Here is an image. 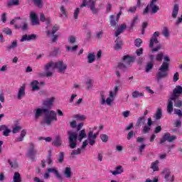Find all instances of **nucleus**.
Returning a JSON list of instances; mask_svg holds the SVG:
<instances>
[{"label": "nucleus", "instance_id": "1", "mask_svg": "<svg viewBox=\"0 0 182 182\" xmlns=\"http://www.w3.org/2000/svg\"><path fill=\"white\" fill-rule=\"evenodd\" d=\"M45 113L43 123L47 124V126H50L52 122H58V114L54 110H49L45 108H36L33 110L34 119L38 120L39 117Z\"/></svg>", "mask_w": 182, "mask_h": 182}, {"label": "nucleus", "instance_id": "2", "mask_svg": "<svg viewBox=\"0 0 182 182\" xmlns=\"http://www.w3.org/2000/svg\"><path fill=\"white\" fill-rule=\"evenodd\" d=\"M68 144L70 149H76L77 147V139L78 141H82L83 139H86L87 135L86 134V131L85 129H82L80 131L78 136L77 134L73 131H68Z\"/></svg>", "mask_w": 182, "mask_h": 182}, {"label": "nucleus", "instance_id": "3", "mask_svg": "<svg viewBox=\"0 0 182 182\" xmlns=\"http://www.w3.org/2000/svg\"><path fill=\"white\" fill-rule=\"evenodd\" d=\"M170 66V58L168 55L164 57V62L161 67L159 68V71L156 75V80L158 82L166 79L168 76V69Z\"/></svg>", "mask_w": 182, "mask_h": 182}, {"label": "nucleus", "instance_id": "4", "mask_svg": "<svg viewBox=\"0 0 182 182\" xmlns=\"http://www.w3.org/2000/svg\"><path fill=\"white\" fill-rule=\"evenodd\" d=\"M136 59V57H130V55H125L123 57V62L119 63L116 68V75L117 77H120V72H124L127 68L130 66V64L133 63Z\"/></svg>", "mask_w": 182, "mask_h": 182}, {"label": "nucleus", "instance_id": "5", "mask_svg": "<svg viewBox=\"0 0 182 182\" xmlns=\"http://www.w3.org/2000/svg\"><path fill=\"white\" fill-rule=\"evenodd\" d=\"M96 2L93 0H82V4L80 6V8H85V6H89L90 11H92V14L93 15H96L99 14V9L96 8L95 4Z\"/></svg>", "mask_w": 182, "mask_h": 182}, {"label": "nucleus", "instance_id": "6", "mask_svg": "<svg viewBox=\"0 0 182 182\" xmlns=\"http://www.w3.org/2000/svg\"><path fill=\"white\" fill-rule=\"evenodd\" d=\"M177 139V136L176 135H170V133H165L163 136L162 139H161L160 144H163L166 143V141H168V143H173L176 139Z\"/></svg>", "mask_w": 182, "mask_h": 182}, {"label": "nucleus", "instance_id": "7", "mask_svg": "<svg viewBox=\"0 0 182 182\" xmlns=\"http://www.w3.org/2000/svg\"><path fill=\"white\" fill-rule=\"evenodd\" d=\"M55 69H58L59 73H65L68 69V64L63 61H57L55 63Z\"/></svg>", "mask_w": 182, "mask_h": 182}, {"label": "nucleus", "instance_id": "8", "mask_svg": "<svg viewBox=\"0 0 182 182\" xmlns=\"http://www.w3.org/2000/svg\"><path fill=\"white\" fill-rule=\"evenodd\" d=\"M36 154H38V150L35 149V144L31 143L30 148L28 151V157L33 161L36 159Z\"/></svg>", "mask_w": 182, "mask_h": 182}, {"label": "nucleus", "instance_id": "9", "mask_svg": "<svg viewBox=\"0 0 182 182\" xmlns=\"http://www.w3.org/2000/svg\"><path fill=\"white\" fill-rule=\"evenodd\" d=\"M180 95H182V87L181 85H176L171 95V100H175V97H178Z\"/></svg>", "mask_w": 182, "mask_h": 182}, {"label": "nucleus", "instance_id": "10", "mask_svg": "<svg viewBox=\"0 0 182 182\" xmlns=\"http://www.w3.org/2000/svg\"><path fill=\"white\" fill-rule=\"evenodd\" d=\"M159 36H160V33L159 31H155L150 39L149 48H154V43H159Z\"/></svg>", "mask_w": 182, "mask_h": 182}, {"label": "nucleus", "instance_id": "11", "mask_svg": "<svg viewBox=\"0 0 182 182\" xmlns=\"http://www.w3.org/2000/svg\"><path fill=\"white\" fill-rule=\"evenodd\" d=\"M30 19L31 21V25H33V26L39 25V16H38L36 12L31 11L30 13Z\"/></svg>", "mask_w": 182, "mask_h": 182}, {"label": "nucleus", "instance_id": "12", "mask_svg": "<svg viewBox=\"0 0 182 182\" xmlns=\"http://www.w3.org/2000/svg\"><path fill=\"white\" fill-rule=\"evenodd\" d=\"M55 102V97H51L49 99H47L43 101V106L49 110V109H52V106H53V102Z\"/></svg>", "mask_w": 182, "mask_h": 182}, {"label": "nucleus", "instance_id": "13", "mask_svg": "<svg viewBox=\"0 0 182 182\" xmlns=\"http://www.w3.org/2000/svg\"><path fill=\"white\" fill-rule=\"evenodd\" d=\"M36 38H37L36 34H31V35L25 34L22 36L20 40V42H26V41L29 42L31 41H35Z\"/></svg>", "mask_w": 182, "mask_h": 182}, {"label": "nucleus", "instance_id": "14", "mask_svg": "<svg viewBox=\"0 0 182 182\" xmlns=\"http://www.w3.org/2000/svg\"><path fill=\"white\" fill-rule=\"evenodd\" d=\"M165 175L164 178L166 181L173 182L174 181V176H171V172L168 169H164L163 171Z\"/></svg>", "mask_w": 182, "mask_h": 182}, {"label": "nucleus", "instance_id": "15", "mask_svg": "<svg viewBox=\"0 0 182 182\" xmlns=\"http://www.w3.org/2000/svg\"><path fill=\"white\" fill-rule=\"evenodd\" d=\"M48 172L53 173L55 174V176H56V178H58V180H59V181H60V182L63 181V177H62V176L60 175V173H59V171L58 170H56V168H49L48 169Z\"/></svg>", "mask_w": 182, "mask_h": 182}, {"label": "nucleus", "instance_id": "16", "mask_svg": "<svg viewBox=\"0 0 182 182\" xmlns=\"http://www.w3.org/2000/svg\"><path fill=\"white\" fill-rule=\"evenodd\" d=\"M0 132H2L3 136L8 137V136H9V133H11V129L8 128V126L2 124L0 125Z\"/></svg>", "mask_w": 182, "mask_h": 182}, {"label": "nucleus", "instance_id": "17", "mask_svg": "<svg viewBox=\"0 0 182 182\" xmlns=\"http://www.w3.org/2000/svg\"><path fill=\"white\" fill-rule=\"evenodd\" d=\"M62 136L58 134L55 136L52 144L53 146H55V147H60L62 146Z\"/></svg>", "mask_w": 182, "mask_h": 182}, {"label": "nucleus", "instance_id": "18", "mask_svg": "<svg viewBox=\"0 0 182 182\" xmlns=\"http://www.w3.org/2000/svg\"><path fill=\"white\" fill-rule=\"evenodd\" d=\"M88 140L90 146H93L96 143V135H93L92 131L88 133Z\"/></svg>", "mask_w": 182, "mask_h": 182}, {"label": "nucleus", "instance_id": "19", "mask_svg": "<svg viewBox=\"0 0 182 182\" xmlns=\"http://www.w3.org/2000/svg\"><path fill=\"white\" fill-rule=\"evenodd\" d=\"M31 86L33 92H36V90H41V87H39V81L38 80H33L31 82Z\"/></svg>", "mask_w": 182, "mask_h": 182}, {"label": "nucleus", "instance_id": "20", "mask_svg": "<svg viewBox=\"0 0 182 182\" xmlns=\"http://www.w3.org/2000/svg\"><path fill=\"white\" fill-rule=\"evenodd\" d=\"M25 84H23L18 90V95H17V99L21 100L23 96H25Z\"/></svg>", "mask_w": 182, "mask_h": 182}, {"label": "nucleus", "instance_id": "21", "mask_svg": "<svg viewBox=\"0 0 182 182\" xmlns=\"http://www.w3.org/2000/svg\"><path fill=\"white\" fill-rule=\"evenodd\" d=\"M123 171H124V170L123 169V166H118L115 168L114 171H110V173H112L113 176H118V174H122Z\"/></svg>", "mask_w": 182, "mask_h": 182}, {"label": "nucleus", "instance_id": "22", "mask_svg": "<svg viewBox=\"0 0 182 182\" xmlns=\"http://www.w3.org/2000/svg\"><path fill=\"white\" fill-rule=\"evenodd\" d=\"M63 174L65 178H72V168L70 167H66Z\"/></svg>", "mask_w": 182, "mask_h": 182}, {"label": "nucleus", "instance_id": "23", "mask_svg": "<svg viewBox=\"0 0 182 182\" xmlns=\"http://www.w3.org/2000/svg\"><path fill=\"white\" fill-rule=\"evenodd\" d=\"M126 28H127V26L126 24L121 25V26L118 28V29L116 31L115 36L117 38H119V35H120V33H123V31H124V29H126Z\"/></svg>", "mask_w": 182, "mask_h": 182}, {"label": "nucleus", "instance_id": "24", "mask_svg": "<svg viewBox=\"0 0 182 182\" xmlns=\"http://www.w3.org/2000/svg\"><path fill=\"white\" fill-rule=\"evenodd\" d=\"M120 37H117V40L115 41V46L114 47L115 50H119L122 49V45H123V42H122Z\"/></svg>", "mask_w": 182, "mask_h": 182}, {"label": "nucleus", "instance_id": "25", "mask_svg": "<svg viewBox=\"0 0 182 182\" xmlns=\"http://www.w3.org/2000/svg\"><path fill=\"white\" fill-rule=\"evenodd\" d=\"M144 123H146V117H139L136 121V127H140V126L144 124Z\"/></svg>", "mask_w": 182, "mask_h": 182}, {"label": "nucleus", "instance_id": "26", "mask_svg": "<svg viewBox=\"0 0 182 182\" xmlns=\"http://www.w3.org/2000/svg\"><path fill=\"white\" fill-rule=\"evenodd\" d=\"M18 47V40H14L11 43L6 46L7 50H12Z\"/></svg>", "mask_w": 182, "mask_h": 182}, {"label": "nucleus", "instance_id": "27", "mask_svg": "<svg viewBox=\"0 0 182 182\" xmlns=\"http://www.w3.org/2000/svg\"><path fill=\"white\" fill-rule=\"evenodd\" d=\"M87 63H93L96 60V54L95 53H90L87 55Z\"/></svg>", "mask_w": 182, "mask_h": 182}, {"label": "nucleus", "instance_id": "28", "mask_svg": "<svg viewBox=\"0 0 182 182\" xmlns=\"http://www.w3.org/2000/svg\"><path fill=\"white\" fill-rule=\"evenodd\" d=\"M16 29H21V31H28V23L24 22L23 26L19 24H14Z\"/></svg>", "mask_w": 182, "mask_h": 182}, {"label": "nucleus", "instance_id": "29", "mask_svg": "<svg viewBox=\"0 0 182 182\" xmlns=\"http://www.w3.org/2000/svg\"><path fill=\"white\" fill-rule=\"evenodd\" d=\"M173 102L171 100V99H169L168 100V105H167V112L168 113V114H171V113H173Z\"/></svg>", "mask_w": 182, "mask_h": 182}, {"label": "nucleus", "instance_id": "30", "mask_svg": "<svg viewBox=\"0 0 182 182\" xmlns=\"http://www.w3.org/2000/svg\"><path fill=\"white\" fill-rule=\"evenodd\" d=\"M178 4H174L172 11V18H173V19H176V18H177V15H178Z\"/></svg>", "mask_w": 182, "mask_h": 182}, {"label": "nucleus", "instance_id": "31", "mask_svg": "<svg viewBox=\"0 0 182 182\" xmlns=\"http://www.w3.org/2000/svg\"><path fill=\"white\" fill-rule=\"evenodd\" d=\"M13 182H22V178L18 172H15L13 177Z\"/></svg>", "mask_w": 182, "mask_h": 182}, {"label": "nucleus", "instance_id": "32", "mask_svg": "<svg viewBox=\"0 0 182 182\" xmlns=\"http://www.w3.org/2000/svg\"><path fill=\"white\" fill-rule=\"evenodd\" d=\"M57 31H59V26L55 24L52 28V32H50V31H46V33L48 36H50V35H54Z\"/></svg>", "mask_w": 182, "mask_h": 182}, {"label": "nucleus", "instance_id": "33", "mask_svg": "<svg viewBox=\"0 0 182 182\" xmlns=\"http://www.w3.org/2000/svg\"><path fill=\"white\" fill-rule=\"evenodd\" d=\"M25 136H26V129H23L21 132L20 136L16 139V141H22Z\"/></svg>", "mask_w": 182, "mask_h": 182}, {"label": "nucleus", "instance_id": "34", "mask_svg": "<svg viewBox=\"0 0 182 182\" xmlns=\"http://www.w3.org/2000/svg\"><path fill=\"white\" fill-rule=\"evenodd\" d=\"M144 96V93L140 92L139 91H134L132 92V97L134 99H137V97H143Z\"/></svg>", "mask_w": 182, "mask_h": 182}, {"label": "nucleus", "instance_id": "35", "mask_svg": "<svg viewBox=\"0 0 182 182\" xmlns=\"http://www.w3.org/2000/svg\"><path fill=\"white\" fill-rule=\"evenodd\" d=\"M161 116H163V113L161 112V108H158L155 114V119L156 120H160L161 119Z\"/></svg>", "mask_w": 182, "mask_h": 182}, {"label": "nucleus", "instance_id": "36", "mask_svg": "<svg viewBox=\"0 0 182 182\" xmlns=\"http://www.w3.org/2000/svg\"><path fill=\"white\" fill-rule=\"evenodd\" d=\"M178 97H175V100H171L172 102H174L175 107H182V102L180 100H177Z\"/></svg>", "mask_w": 182, "mask_h": 182}, {"label": "nucleus", "instance_id": "37", "mask_svg": "<svg viewBox=\"0 0 182 182\" xmlns=\"http://www.w3.org/2000/svg\"><path fill=\"white\" fill-rule=\"evenodd\" d=\"M37 8H42L43 6L42 0H30Z\"/></svg>", "mask_w": 182, "mask_h": 182}, {"label": "nucleus", "instance_id": "38", "mask_svg": "<svg viewBox=\"0 0 182 182\" xmlns=\"http://www.w3.org/2000/svg\"><path fill=\"white\" fill-rule=\"evenodd\" d=\"M60 9L61 12V18H64V19H66V18H68V14L66 13V9H65V6H62Z\"/></svg>", "mask_w": 182, "mask_h": 182}, {"label": "nucleus", "instance_id": "39", "mask_svg": "<svg viewBox=\"0 0 182 182\" xmlns=\"http://www.w3.org/2000/svg\"><path fill=\"white\" fill-rule=\"evenodd\" d=\"M57 160H58V163L62 164V163H63V161H65V153L64 152H60V154L58 155V158Z\"/></svg>", "mask_w": 182, "mask_h": 182}, {"label": "nucleus", "instance_id": "40", "mask_svg": "<svg viewBox=\"0 0 182 182\" xmlns=\"http://www.w3.org/2000/svg\"><path fill=\"white\" fill-rule=\"evenodd\" d=\"M50 68H53V69H55V63H53V61H51L46 65L45 70L48 72V70H49Z\"/></svg>", "mask_w": 182, "mask_h": 182}, {"label": "nucleus", "instance_id": "41", "mask_svg": "<svg viewBox=\"0 0 182 182\" xmlns=\"http://www.w3.org/2000/svg\"><path fill=\"white\" fill-rule=\"evenodd\" d=\"M151 168H152L154 171H159V161L153 162L151 164Z\"/></svg>", "mask_w": 182, "mask_h": 182}, {"label": "nucleus", "instance_id": "42", "mask_svg": "<svg viewBox=\"0 0 182 182\" xmlns=\"http://www.w3.org/2000/svg\"><path fill=\"white\" fill-rule=\"evenodd\" d=\"M85 84L87 85V87L88 90H90L92 87H93V80L92 79H87L85 82Z\"/></svg>", "mask_w": 182, "mask_h": 182}, {"label": "nucleus", "instance_id": "43", "mask_svg": "<svg viewBox=\"0 0 182 182\" xmlns=\"http://www.w3.org/2000/svg\"><path fill=\"white\" fill-rule=\"evenodd\" d=\"M149 8L151 9L152 14H157V12L160 11V8H159V6H157L156 4H153L152 6L149 4Z\"/></svg>", "mask_w": 182, "mask_h": 182}, {"label": "nucleus", "instance_id": "44", "mask_svg": "<svg viewBox=\"0 0 182 182\" xmlns=\"http://www.w3.org/2000/svg\"><path fill=\"white\" fill-rule=\"evenodd\" d=\"M82 154V149L77 148V149H74L71 152V156H77Z\"/></svg>", "mask_w": 182, "mask_h": 182}, {"label": "nucleus", "instance_id": "45", "mask_svg": "<svg viewBox=\"0 0 182 182\" xmlns=\"http://www.w3.org/2000/svg\"><path fill=\"white\" fill-rule=\"evenodd\" d=\"M101 105H106V97L105 96V91L100 92Z\"/></svg>", "mask_w": 182, "mask_h": 182}, {"label": "nucleus", "instance_id": "46", "mask_svg": "<svg viewBox=\"0 0 182 182\" xmlns=\"http://www.w3.org/2000/svg\"><path fill=\"white\" fill-rule=\"evenodd\" d=\"M139 20V16L136 15L135 17H134L132 22L131 23L129 29H133L134 28V25H136V22Z\"/></svg>", "mask_w": 182, "mask_h": 182}, {"label": "nucleus", "instance_id": "47", "mask_svg": "<svg viewBox=\"0 0 182 182\" xmlns=\"http://www.w3.org/2000/svg\"><path fill=\"white\" fill-rule=\"evenodd\" d=\"M153 66L154 64L152 62L149 63L145 68V72H146V73H149V72H150L153 69Z\"/></svg>", "mask_w": 182, "mask_h": 182}, {"label": "nucleus", "instance_id": "48", "mask_svg": "<svg viewBox=\"0 0 182 182\" xmlns=\"http://www.w3.org/2000/svg\"><path fill=\"white\" fill-rule=\"evenodd\" d=\"M162 35L165 36V38H168V36H170V33L168 32V28L167 27L164 28Z\"/></svg>", "mask_w": 182, "mask_h": 182}, {"label": "nucleus", "instance_id": "49", "mask_svg": "<svg viewBox=\"0 0 182 182\" xmlns=\"http://www.w3.org/2000/svg\"><path fill=\"white\" fill-rule=\"evenodd\" d=\"M117 21L114 19V15H112L110 16V25L112 26H116V25L117 24Z\"/></svg>", "mask_w": 182, "mask_h": 182}, {"label": "nucleus", "instance_id": "50", "mask_svg": "<svg viewBox=\"0 0 182 182\" xmlns=\"http://www.w3.org/2000/svg\"><path fill=\"white\" fill-rule=\"evenodd\" d=\"M150 130H151V127H149V125L144 126L142 133H144V134H147Z\"/></svg>", "mask_w": 182, "mask_h": 182}, {"label": "nucleus", "instance_id": "51", "mask_svg": "<svg viewBox=\"0 0 182 182\" xmlns=\"http://www.w3.org/2000/svg\"><path fill=\"white\" fill-rule=\"evenodd\" d=\"M100 139L103 143H107L109 141V136L105 134L100 135Z\"/></svg>", "mask_w": 182, "mask_h": 182}, {"label": "nucleus", "instance_id": "52", "mask_svg": "<svg viewBox=\"0 0 182 182\" xmlns=\"http://www.w3.org/2000/svg\"><path fill=\"white\" fill-rule=\"evenodd\" d=\"M164 56V53H158L156 57V60H157V62H161V60H163Z\"/></svg>", "mask_w": 182, "mask_h": 182}, {"label": "nucleus", "instance_id": "53", "mask_svg": "<svg viewBox=\"0 0 182 182\" xmlns=\"http://www.w3.org/2000/svg\"><path fill=\"white\" fill-rule=\"evenodd\" d=\"M142 43H143V41H141V38H136L134 41V45L135 46H136V48H140Z\"/></svg>", "mask_w": 182, "mask_h": 182}, {"label": "nucleus", "instance_id": "54", "mask_svg": "<svg viewBox=\"0 0 182 182\" xmlns=\"http://www.w3.org/2000/svg\"><path fill=\"white\" fill-rule=\"evenodd\" d=\"M77 48L78 46H74L73 48L70 47V46H67L66 47V50L68 51V52H76V50H77Z\"/></svg>", "mask_w": 182, "mask_h": 182}, {"label": "nucleus", "instance_id": "55", "mask_svg": "<svg viewBox=\"0 0 182 182\" xmlns=\"http://www.w3.org/2000/svg\"><path fill=\"white\" fill-rule=\"evenodd\" d=\"M21 130H22V127L16 126L14 128H13L12 133H14V134H16V133H19Z\"/></svg>", "mask_w": 182, "mask_h": 182}, {"label": "nucleus", "instance_id": "56", "mask_svg": "<svg viewBox=\"0 0 182 182\" xmlns=\"http://www.w3.org/2000/svg\"><path fill=\"white\" fill-rule=\"evenodd\" d=\"M3 33H6V35H9V36H12V30H11V28H5L3 30Z\"/></svg>", "mask_w": 182, "mask_h": 182}, {"label": "nucleus", "instance_id": "57", "mask_svg": "<svg viewBox=\"0 0 182 182\" xmlns=\"http://www.w3.org/2000/svg\"><path fill=\"white\" fill-rule=\"evenodd\" d=\"M60 53V50L59 48H55L51 53L52 56H58Z\"/></svg>", "mask_w": 182, "mask_h": 182}, {"label": "nucleus", "instance_id": "58", "mask_svg": "<svg viewBox=\"0 0 182 182\" xmlns=\"http://www.w3.org/2000/svg\"><path fill=\"white\" fill-rule=\"evenodd\" d=\"M11 5H19V0H11L8 3L9 6H11Z\"/></svg>", "mask_w": 182, "mask_h": 182}, {"label": "nucleus", "instance_id": "59", "mask_svg": "<svg viewBox=\"0 0 182 182\" xmlns=\"http://www.w3.org/2000/svg\"><path fill=\"white\" fill-rule=\"evenodd\" d=\"M180 79V75L178 72H176L173 77V82H176Z\"/></svg>", "mask_w": 182, "mask_h": 182}, {"label": "nucleus", "instance_id": "60", "mask_svg": "<svg viewBox=\"0 0 182 182\" xmlns=\"http://www.w3.org/2000/svg\"><path fill=\"white\" fill-rule=\"evenodd\" d=\"M8 163L13 168H16V167H18V163H16V161L12 162L11 160H9Z\"/></svg>", "mask_w": 182, "mask_h": 182}, {"label": "nucleus", "instance_id": "61", "mask_svg": "<svg viewBox=\"0 0 182 182\" xmlns=\"http://www.w3.org/2000/svg\"><path fill=\"white\" fill-rule=\"evenodd\" d=\"M133 136H135L134 131H130L127 136V140H131V139H133Z\"/></svg>", "mask_w": 182, "mask_h": 182}, {"label": "nucleus", "instance_id": "62", "mask_svg": "<svg viewBox=\"0 0 182 182\" xmlns=\"http://www.w3.org/2000/svg\"><path fill=\"white\" fill-rule=\"evenodd\" d=\"M80 11V9L77 8L74 11V18L77 19L79 16V12Z\"/></svg>", "mask_w": 182, "mask_h": 182}, {"label": "nucleus", "instance_id": "63", "mask_svg": "<svg viewBox=\"0 0 182 182\" xmlns=\"http://www.w3.org/2000/svg\"><path fill=\"white\" fill-rule=\"evenodd\" d=\"M136 54L137 56H141L143 55V48H140L136 50Z\"/></svg>", "mask_w": 182, "mask_h": 182}, {"label": "nucleus", "instance_id": "64", "mask_svg": "<svg viewBox=\"0 0 182 182\" xmlns=\"http://www.w3.org/2000/svg\"><path fill=\"white\" fill-rule=\"evenodd\" d=\"M174 114H176L177 116H179L180 117H181V116H182L181 109H174Z\"/></svg>", "mask_w": 182, "mask_h": 182}]
</instances>
